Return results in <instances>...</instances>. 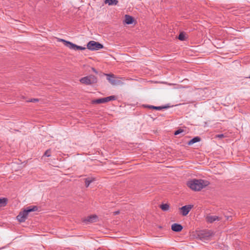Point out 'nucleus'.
I'll return each instance as SVG.
<instances>
[{"label": "nucleus", "instance_id": "obj_1", "mask_svg": "<svg viewBox=\"0 0 250 250\" xmlns=\"http://www.w3.org/2000/svg\"><path fill=\"white\" fill-rule=\"evenodd\" d=\"M209 184V182L208 181L202 179H194L187 182L188 187L194 191L201 190Z\"/></svg>", "mask_w": 250, "mask_h": 250}, {"label": "nucleus", "instance_id": "obj_2", "mask_svg": "<svg viewBox=\"0 0 250 250\" xmlns=\"http://www.w3.org/2000/svg\"><path fill=\"white\" fill-rule=\"evenodd\" d=\"M38 209V208L36 206L27 207L23 211L20 212L19 215L17 216V218L20 222H23L26 219L28 214L30 212L37 211Z\"/></svg>", "mask_w": 250, "mask_h": 250}, {"label": "nucleus", "instance_id": "obj_3", "mask_svg": "<svg viewBox=\"0 0 250 250\" xmlns=\"http://www.w3.org/2000/svg\"><path fill=\"white\" fill-rule=\"evenodd\" d=\"M80 82L85 85H92L96 84L98 82V79L94 75H89L82 78L80 80Z\"/></svg>", "mask_w": 250, "mask_h": 250}, {"label": "nucleus", "instance_id": "obj_4", "mask_svg": "<svg viewBox=\"0 0 250 250\" xmlns=\"http://www.w3.org/2000/svg\"><path fill=\"white\" fill-rule=\"evenodd\" d=\"M59 41L62 42L64 44V45L69 48L70 49L74 50H83L85 49V47L81 46H78L70 42L67 41L64 39H59Z\"/></svg>", "mask_w": 250, "mask_h": 250}, {"label": "nucleus", "instance_id": "obj_5", "mask_svg": "<svg viewBox=\"0 0 250 250\" xmlns=\"http://www.w3.org/2000/svg\"><path fill=\"white\" fill-rule=\"evenodd\" d=\"M107 76V80L112 85H121L123 83L120 80V78H115V75L112 74H105Z\"/></svg>", "mask_w": 250, "mask_h": 250}, {"label": "nucleus", "instance_id": "obj_6", "mask_svg": "<svg viewBox=\"0 0 250 250\" xmlns=\"http://www.w3.org/2000/svg\"><path fill=\"white\" fill-rule=\"evenodd\" d=\"M117 97L115 96L112 95L107 97L102 98L92 101V104H100L102 103H107L111 101L116 100Z\"/></svg>", "mask_w": 250, "mask_h": 250}, {"label": "nucleus", "instance_id": "obj_7", "mask_svg": "<svg viewBox=\"0 0 250 250\" xmlns=\"http://www.w3.org/2000/svg\"><path fill=\"white\" fill-rule=\"evenodd\" d=\"M87 47L88 49L91 50H98L103 48L104 46L99 42L91 41L87 43Z\"/></svg>", "mask_w": 250, "mask_h": 250}, {"label": "nucleus", "instance_id": "obj_8", "mask_svg": "<svg viewBox=\"0 0 250 250\" xmlns=\"http://www.w3.org/2000/svg\"><path fill=\"white\" fill-rule=\"evenodd\" d=\"M212 234V232L211 230H206L200 232L198 235L200 236L201 240H208L210 236Z\"/></svg>", "mask_w": 250, "mask_h": 250}, {"label": "nucleus", "instance_id": "obj_9", "mask_svg": "<svg viewBox=\"0 0 250 250\" xmlns=\"http://www.w3.org/2000/svg\"><path fill=\"white\" fill-rule=\"evenodd\" d=\"M193 206L191 205L184 206L179 208L181 213L183 216H186L190 211Z\"/></svg>", "mask_w": 250, "mask_h": 250}, {"label": "nucleus", "instance_id": "obj_10", "mask_svg": "<svg viewBox=\"0 0 250 250\" xmlns=\"http://www.w3.org/2000/svg\"><path fill=\"white\" fill-rule=\"evenodd\" d=\"M207 222L212 223L215 221H219L221 218L216 215H208L206 218Z\"/></svg>", "mask_w": 250, "mask_h": 250}, {"label": "nucleus", "instance_id": "obj_11", "mask_svg": "<svg viewBox=\"0 0 250 250\" xmlns=\"http://www.w3.org/2000/svg\"><path fill=\"white\" fill-rule=\"evenodd\" d=\"M146 107H147L150 109H153L158 110H160L162 109H167L170 107V106L167 105H164V106H155L154 105H147L146 106Z\"/></svg>", "mask_w": 250, "mask_h": 250}, {"label": "nucleus", "instance_id": "obj_12", "mask_svg": "<svg viewBox=\"0 0 250 250\" xmlns=\"http://www.w3.org/2000/svg\"><path fill=\"white\" fill-rule=\"evenodd\" d=\"M183 226L177 223H174L171 226V229L175 232H180L183 229Z\"/></svg>", "mask_w": 250, "mask_h": 250}, {"label": "nucleus", "instance_id": "obj_13", "mask_svg": "<svg viewBox=\"0 0 250 250\" xmlns=\"http://www.w3.org/2000/svg\"><path fill=\"white\" fill-rule=\"evenodd\" d=\"M134 21L133 18L129 15H126L125 16V22L127 24H132Z\"/></svg>", "mask_w": 250, "mask_h": 250}, {"label": "nucleus", "instance_id": "obj_14", "mask_svg": "<svg viewBox=\"0 0 250 250\" xmlns=\"http://www.w3.org/2000/svg\"><path fill=\"white\" fill-rule=\"evenodd\" d=\"M97 219V216L96 215H94L88 216L87 218L84 220V221L92 223L96 222Z\"/></svg>", "mask_w": 250, "mask_h": 250}, {"label": "nucleus", "instance_id": "obj_15", "mask_svg": "<svg viewBox=\"0 0 250 250\" xmlns=\"http://www.w3.org/2000/svg\"><path fill=\"white\" fill-rule=\"evenodd\" d=\"M201 141V138L200 137L197 136L195 137L190 140L188 143V145H191L195 143L200 142Z\"/></svg>", "mask_w": 250, "mask_h": 250}, {"label": "nucleus", "instance_id": "obj_16", "mask_svg": "<svg viewBox=\"0 0 250 250\" xmlns=\"http://www.w3.org/2000/svg\"><path fill=\"white\" fill-rule=\"evenodd\" d=\"M8 200L6 198H0V207H5L7 204Z\"/></svg>", "mask_w": 250, "mask_h": 250}, {"label": "nucleus", "instance_id": "obj_17", "mask_svg": "<svg viewBox=\"0 0 250 250\" xmlns=\"http://www.w3.org/2000/svg\"><path fill=\"white\" fill-rule=\"evenodd\" d=\"M105 3H108L109 5H116L118 4V1L117 0H105Z\"/></svg>", "mask_w": 250, "mask_h": 250}, {"label": "nucleus", "instance_id": "obj_18", "mask_svg": "<svg viewBox=\"0 0 250 250\" xmlns=\"http://www.w3.org/2000/svg\"><path fill=\"white\" fill-rule=\"evenodd\" d=\"M94 180V178H87L85 179V185L87 188L90 183H91Z\"/></svg>", "mask_w": 250, "mask_h": 250}, {"label": "nucleus", "instance_id": "obj_19", "mask_svg": "<svg viewBox=\"0 0 250 250\" xmlns=\"http://www.w3.org/2000/svg\"><path fill=\"white\" fill-rule=\"evenodd\" d=\"M160 208L164 211L169 209V206L167 204H162L160 205Z\"/></svg>", "mask_w": 250, "mask_h": 250}, {"label": "nucleus", "instance_id": "obj_20", "mask_svg": "<svg viewBox=\"0 0 250 250\" xmlns=\"http://www.w3.org/2000/svg\"><path fill=\"white\" fill-rule=\"evenodd\" d=\"M178 39L183 41L186 40L185 34L184 32H181L178 36Z\"/></svg>", "mask_w": 250, "mask_h": 250}, {"label": "nucleus", "instance_id": "obj_21", "mask_svg": "<svg viewBox=\"0 0 250 250\" xmlns=\"http://www.w3.org/2000/svg\"><path fill=\"white\" fill-rule=\"evenodd\" d=\"M51 149H48L44 152V153L43 154V156H45L48 157H50L51 156Z\"/></svg>", "mask_w": 250, "mask_h": 250}, {"label": "nucleus", "instance_id": "obj_22", "mask_svg": "<svg viewBox=\"0 0 250 250\" xmlns=\"http://www.w3.org/2000/svg\"><path fill=\"white\" fill-rule=\"evenodd\" d=\"M184 131V130L182 129H179L175 131L174 132V135H177L183 132Z\"/></svg>", "mask_w": 250, "mask_h": 250}, {"label": "nucleus", "instance_id": "obj_23", "mask_svg": "<svg viewBox=\"0 0 250 250\" xmlns=\"http://www.w3.org/2000/svg\"><path fill=\"white\" fill-rule=\"evenodd\" d=\"M39 100L38 99H35V98H33V99H30L29 101H28V102H38Z\"/></svg>", "mask_w": 250, "mask_h": 250}, {"label": "nucleus", "instance_id": "obj_24", "mask_svg": "<svg viewBox=\"0 0 250 250\" xmlns=\"http://www.w3.org/2000/svg\"><path fill=\"white\" fill-rule=\"evenodd\" d=\"M91 69H92V71L93 72H94L95 74H97L98 73V71H97V70L95 68L92 67Z\"/></svg>", "mask_w": 250, "mask_h": 250}, {"label": "nucleus", "instance_id": "obj_25", "mask_svg": "<svg viewBox=\"0 0 250 250\" xmlns=\"http://www.w3.org/2000/svg\"><path fill=\"white\" fill-rule=\"evenodd\" d=\"M224 135L223 134H218L217 135V137L220 138H222L224 137Z\"/></svg>", "mask_w": 250, "mask_h": 250}, {"label": "nucleus", "instance_id": "obj_26", "mask_svg": "<svg viewBox=\"0 0 250 250\" xmlns=\"http://www.w3.org/2000/svg\"><path fill=\"white\" fill-rule=\"evenodd\" d=\"M115 215L118 214L119 213V211H117L114 212Z\"/></svg>", "mask_w": 250, "mask_h": 250}, {"label": "nucleus", "instance_id": "obj_27", "mask_svg": "<svg viewBox=\"0 0 250 250\" xmlns=\"http://www.w3.org/2000/svg\"><path fill=\"white\" fill-rule=\"evenodd\" d=\"M229 217H228L227 219L228 220L229 219Z\"/></svg>", "mask_w": 250, "mask_h": 250}, {"label": "nucleus", "instance_id": "obj_28", "mask_svg": "<svg viewBox=\"0 0 250 250\" xmlns=\"http://www.w3.org/2000/svg\"><path fill=\"white\" fill-rule=\"evenodd\" d=\"M248 78L250 79V76L249 77H248Z\"/></svg>", "mask_w": 250, "mask_h": 250}]
</instances>
